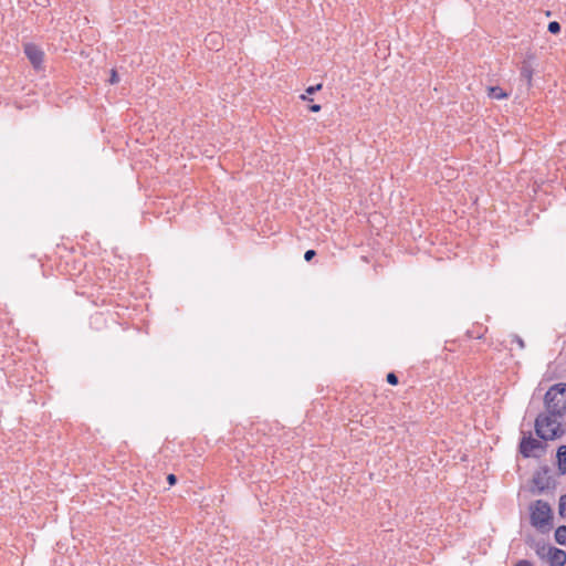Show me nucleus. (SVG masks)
Here are the masks:
<instances>
[{
  "label": "nucleus",
  "mask_w": 566,
  "mask_h": 566,
  "mask_svg": "<svg viewBox=\"0 0 566 566\" xmlns=\"http://www.w3.org/2000/svg\"><path fill=\"white\" fill-rule=\"evenodd\" d=\"M514 566H534L532 562L527 559H520Z\"/></svg>",
  "instance_id": "19"
},
{
  "label": "nucleus",
  "mask_w": 566,
  "mask_h": 566,
  "mask_svg": "<svg viewBox=\"0 0 566 566\" xmlns=\"http://www.w3.org/2000/svg\"><path fill=\"white\" fill-rule=\"evenodd\" d=\"M219 34L217 33H212V34H209L207 38H206V43L207 45H217L218 44V40H219Z\"/></svg>",
  "instance_id": "15"
},
{
  "label": "nucleus",
  "mask_w": 566,
  "mask_h": 566,
  "mask_svg": "<svg viewBox=\"0 0 566 566\" xmlns=\"http://www.w3.org/2000/svg\"><path fill=\"white\" fill-rule=\"evenodd\" d=\"M24 53L34 69H42L44 53L38 45L33 43L24 44Z\"/></svg>",
  "instance_id": "6"
},
{
  "label": "nucleus",
  "mask_w": 566,
  "mask_h": 566,
  "mask_svg": "<svg viewBox=\"0 0 566 566\" xmlns=\"http://www.w3.org/2000/svg\"><path fill=\"white\" fill-rule=\"evenodd\" d=\"M534 493L542 494L556 488V480L551 475L547 467L541 468L533 476Z\"/></svg>",
  "instance_id": "4"
},
{
  "label": "nucleus",
  "mask_w": 566,
  "mask_h": 566,
  "mask_svg": "<svg viewBox=\"0 0 566 566\" xmlns=\"http://www.w3.org/2000/svg\"><path fill=\"white\" fill-rule=\"evenodd\" d=\"M548 32L557 34L560 32V24L557 21H551L547 25Z\"/></svg>",
  "instance_id": "14"
},
{
  "label": "nucleus",
  "mask_w": 566,
  "mask_h": 566,
  "mask_svg": "<svg viewBox=\"0 0 566 566\" xmlns=\"http://www.w3.org/2000/svg\"><path fill=\"white\" fill-rule=\"evenodd\" d=\"M521 80L526 83L527 86L532 84L533 67L530 62L524 61L520 70Z\"/></svg>",
  "instance_id": "9"
},
{
  "label": "nucleus",
  "mask_w": 566,
  "mask_h": 566,
  "mask_svg": "<svg viewBox=\"0 0 566 566\" xmlns=\"http://www.w3.org/2000/svg\"><path fill=\"white\" fill-rule=\"evenodd\" d=\"M546 446L539 440L532 437V433L528 432L527 436H523L520 441V452L524 458L537 457L535 453L537 450L544 452Z\"/></svg>",
  "instance_id": "5"
},
{
  "label": "nucleus",
  "mask_w": 566,
  "mask_h": 566,
  "mask_svg": "<svg viewBox=\"0 0 566 566\" xmlns=\"http://www.w3.org/2000/svg\"><path fill=\"white\" fill-rule=\"evenodd\" d=\"M557 468L560 475L566 474V446H559L556 453Z\"/></svg>",
  "instance_id": "8"
},
{
  "label": "nucleus",
  "mask_w": 566,
  "mask_h": 566,
  "mask_svg": "<svg viewBox=\"0 0 566 566\" xmlns=\"http://www.w3.org/2000/svg\"><path fill=\"white\" fill-rule=\"evenodd\" d=\"M548 562L549 566H564L566 563V552L557 547H549Z\"/></svg>",
  "instance_id": "7"
},
{
  "label": "nucleus",
  "mask_w": 566,
  "mask_h": 566,
  "mask_svg": "<svg viewBox=\"0 0 566 566\" xmlns=\"http://www.w3.org/2000/svg\"><path fill=\"white\" fill-rule=\"evenodd\" d=\"M515 339H516V343L518 344V346H520L521 348H523V347H524V342H523V339H522L521 337H518V336H515Z\"/></svg>",
  "instance_id": "22"
},
{
  "label": "nucleus",
  "mask_w": 566,
  "mask_h": 566,
  "mask_svg": "<svg viewBox=\"0 0 566 566\" xmlns=\"http://www.w3.org/2000/svg\"><path fill=\"white\" fill-rule=\"evenodd\" d=\"M322 84H316V85H312V86H308L305 91V94H302L300 96L301 99L303 101H312V98L308 97V95H313L315 94L316 92H318L319 90H322Z\"/></svg>",
  "instance_id": "12"
},
{
  "label": "nucleus",
  "mask_w": 566,
  "mask_h": 566,
  "mask_svg": "<svg viewBox=\"0 0 566 566\" xmlns=\"http://www.w3.org/2000/svg\"><path fill=\"white\" fill-rule=\"evenodd\" d=\"M386 380L388 384H390L392 386H396L399 382L398 377L395 373L387 374Z\"/></svg>",
  "instance_id": "16"
},
{
  "label": "nucleus",
  "mask_w": 566,
  "mask_h": 566,
  "mask_svg": "<svg viewBox=\"0 0 566 566\" xmlns=\"http://www.w3.org/2000/svg\"><path fill=\"white\" fill-rule=\"evenodd\" d=\"M555 541L559 545L566 546V525H562L556 528Z\"/></svg>",
  "instance_id": "11"
},
{
  "label": "nucleus",
  "mask_w": 566,
  "mask_h": 566,
  "mask_svg": "<svg viewBox=\"0 0 566 566\" xmlns=\"http://www.w3.org/2000/svg\"><path fill=\"white\" fill-rule=\"evenodd\" d=\"M545 409L548 413L564 416L566 413V384L552 386L544 397Z\"/></svg>",
  "instance_id": "3"
},
{
  "label": "nucleus",
  "mask_w": 566,
  "mask_h": 566,
  "mask_svg": "<svg viewBox=\"0 0 566 566\" xmlns=\"http://www.w3.org/2000/svg\"><path fill=\"white\" fill-rule=\"evenodd\" d=\"M167 481L169 485L172 486L177 483V476L175 474H168Z\"/></svg>",
  "instance_id": "20"
},
{
  "label": "nucleus",
  "mask_w": 566,
  "mask_h": 566,
  "mask_svg": "<svg viewBox=\"0 0 566 566\" xmlns=\"http://www.w3.org/2000/svg\"><path fill=\"white\" fill-rule=\"evenodd\" d=\"M315 255L316 252L314 250H307L304 254V259L305 261L310 262Z\"/></svg>",
  "instance_id": "18"
},
{
  "label": "nucleus",
  "mask_w": 566,
  "mask_h": 566,
  "mask_svg": "<svg viewBox=\"0 0 566 566\" xmlns=\"http://www.w3.org/2000/svg\"><path fill=\"white\" fill-rule=\"evenodd\" d=\"M560 417L559 415H552L547 411L539 413L534 424L537 437L545 441L560 438L565 433V430L558 421Z\"/></svg>",
  "instance_id": "1"
},
{
  "label": "nucleus",
  "mask_w": 566,
  "mask_h": 566,
  "mask_svg": "<svg viewBox=\"0 0 566 566\" xmlns=\"http://www.w3.org/2000/svg\"><path fill=\"white\" fill-rule=\"evenodd\" d=\"M553 518V511L547 502L536 500L530 505V522L537 531L542 533L551 531Z\"/></svg>",
  "instance_id": "2"
},
{
  "label": "nucleus",
  "mask_w": 566,
  "mask_h": 566,
  "mask_svg": "<svg viewBox=\"0 0 566 566\" xmlns=\"http://www.w3.org/2000/svg\"><path fill=\"white\" fill-rule=\"evenodd\" d=\"M321 108H322V107H321V105H319V104H312V105H310V106H308V109H310L311 112H313V113H317V112H319V111H321Z\"/></svg>",
  "instance_id": "21"
},
{
  "label": "nucleus",
  "mask_w": 566,
  "mask_h": 566,
  "mask_svg": "<svg viewBox=\"0 0 566 566\" xmlns=\"http://www.w3.org/2000/svg\"><path fill=\"white\" fill-rule=\"evenodd\" d=\"M489 97L493 99H502L507 96V94L500 86H491L488 88Z\"/></svg>",
  "instance_id": "10"
},
{
  "label": "nucleus",
  "mask_w": 566,
  "mask_h": 566,
  "mask_svg": "<svg viewBox=\"0 0 566 566\" xmlns=\"http://www.w3.org/2000/svg\"><path fill=\"white\" fill-rule=\"evenodd\" d=\"M118 81H119V76H118L117 72L115 70H113L111 77H109V83L116 84V83H118Z\"/></svg>",
  "instance_id": "17"
},
{
  "label": "nucleus",
  "mask_w": 566,
  "mask_h": 566,
  "mask_svg": "<svg viewBox=\"0 0 566 566\" xmlns=\"http://www.w3.org/2000/svg\"><path fill=\"white\" fill-rule=\"evenodd\" d=\"M558 514H559L563 518H566V494H563V495L559 497V503H558Z\"/></svg>",
  "instance_id": "13"
}]
</instances>
